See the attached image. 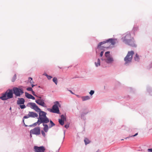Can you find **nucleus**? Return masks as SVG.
<instances>
[{"label": "nucleus", "instance_id": "1", "mask_svg": "<svg viewBox=\"0 0 152 152\" xmlns=\"http://www.w3.org/2000/svg\"><path fill=\"white\" fill-rule=\"evenodd\" d=\"M24 93L22 88L14 87L12 90L8 89L4 93H2L1 96H0V99L3 101H5L12 98L13 97V94L16 97H20Z\"/></svg>", "mask_w": 152, "mask_h": 152}, {"label": "nucleus", "instance_id": "2", "mask_svg": "<svg viewBox=\"0 0 152 152\" xmlns=\"http://www.w3.org/2000/svg\"><path fill=\"white\" fill-rule=\"evenodd\" d=\"M121 39L124 43L130 47L136 48L137 46V45L134 37L131 36L129 32H128L122 35Z\"/></svg>", "mask_w": 152, "mask_h": 152}, {"label": "nucleus", "instance_id": "3", "mask_svg": "<svg viewBox=\"0 0 152 152\" xmlns=\"http://www.w3.org/2000/svg\"><path fill=\"white\" fill-rule=\"evenodd\" d=\"M109 42L111 44L114 45L116 43L118 42V41L116 39L110 38L107 40L100 42L97 45L96 48V51L97 50H103L104 48V47L102 46L103 44Z\"/></svg>", "mask_w": 152, "mask_h": 152}, {"label": "nucleus", "instance_id": "4", "mask_svg": "<svg viewBox=\"0 0 152 152\" xmlns=\"http://www.w3.org/2000/svg\"><path fill=\"white\" fill-rule=\"evenodd\" d=\"M134 53V51L132 50L128 52L126 56L124 58V65L128 66L131 63L133 56Z\"/></svg>", "mask_w": 152, "mask_h": 152}, {"label": "nucleus", "instance_id": "5", "mask_svg": "<svg viewBox=\"0 0 152 152\" xmlns=\"http://www.w3.org/2000/svg\"><path fill=\"white\" fill-rule=\"evenodd\" d=\"M47 113L41 110L39 112V117L38 119L40 120L41 123L43 124H47L49 122L48 118L46 116Z\"/></svg>", "mask_w": 152, "mask_h": 152}, {"label": "nucleus", "instance_id": "6", "mask_svg": "<svg viewBox=\"0 0 152 152\" xmlns=\"http://www.w3.org/2000/svg\"><path fill=\"white\" fill-rule=\"evenodd\" d=\"M54 104L51 109L48 108L47 110L51 113L59 114V110L58 107H60L61 105L58 101L54 102Z\"/></svg>", "mask_w": 152, "mask_h": 152}, {"label": "nucleus", "instance_id": "7", "mask_svg": "<svg viewBox=\"0 0 152 152\" xmlns=\"http://www.w3.org/2000/svg\"><path fill=\"white\" fill-rule=\"evenodd\" d=\"M110 51H107L105 53V58H102V60L104 61L107 64H111L114 61V59L110 55Z\"/></svg>", "mask_w": 152, "mask_h": 152}, {"label": "nucleus", "instance_id": "8", "mask_svg": "<svg viewBox=\"0 0 152 152\" xmlns=\"http://www.w3.org/2000/svg\"><path fill=\"white\" fill-rule=\"evenodd\" d=\"M30 133L36 135H39L40 133V129L39 126L34 128L30 131Z\"/></svg>", "mask_w": 152, "mask_h": 152}, {"label": "nucleus", "instance_id": "9", "mask_svg": "<svg viewBox=\"0 0 152 152\" xmlns=\"http://www.w3.org/2000/svg\"><path fill=\"white\" fill-rule=\"evenodd\" d=\"M45 148L43 146L38 147L35 146L34 147V151L35 152H44Z\"/></svg>", "mask_w": 152, "mask_h": 152}, {"label": "nucleus", "instance_id": "10", "mask_svg": "<svg viewBox=\"0 0 152 152\" xmlns=\"http://www.w3.org/2000/svg\"><path fill=\"white\" fill-rule=\"evenodd\" d=\"M39 97L40 99L36 100L35 102L36 103L41 106L44 107H45L44 100L41 99V97Z\"/></svg>", "mask_w": 152, "mask_h": 152}, {"label": "nucleus", "instance_id": "11", "mask_svg": "<svg viewBox=\"0 0 152 152\" xmlns=\"http://www.w3.org/2000/svg\"><path fill=\"white\" fill-rule=\"evenodd\" d=\"M61 119H59L58 122L61 125H63L64 124V121L66 120V118L63 115H61Z\"/></svg>", "mask_w": 152, "mask_h": 152}, {"label": "nucleus", "instance_id": "12", "mask_svg": "<svg viewBox=\"0 0 152 152\" xmlns=\"http://www.w3.org/2000/svg\"><path fill=\"white\" fill-rule=\"evenodd\" d=\"M25 102V99L23 98H18L17 104L18 105L23 104Z\"/></svg>", "mask_w": 152, "mask_h": 152}, {"label": "nucleus", "instance_id": "13", "mask_svg": "<svg viewBox=\"0 0 152 152\" xmlns=\"http://www.w3.org/2000/svg\"><path fill=\"white\" fill-rule=\"evenodd\" d=\"M89 112V111L88 110H86L82 112L80 115L81 118L82 119L85 120L86 119L85 115H87Z\"/></svg>", "mask_w": 152, "mask_h": 152}, {"label": "nucleus", "instance_id": "14", "mask_svg": "<svg viewBox=\"0 0 152 152\" xmlns=\"http://www.w3.org/2000/svg\"><path fill=\"white\" fill-rule=\"evenodd\" d=\"M28 113L30 117L35 118L37 117L38 116V115L34 112L29 111Z\"/></svg>", "mask_w": 152, "mask_h": 152}, {"label": "nucleus", "instance_id": "15", "mask_svg": "<svg viewBox=\"0 0 152 152\" xmlns=\"http://www.w3.org/2000/svg\"><path fill=\"white\" fill-rule=\"evenodd\" d=\"M36 104L33 102H28L26 105L27 107H30L31 108L33 109L34 108V107Z\"/></svg>", "mask_w": 152, "mask_h": 152}, {"label": "nucleus", "instance_id": "16", "mask_svg": "<svg viewBox=\"0 0 152 152\" xmlns=\"http://www.w3.org/2000/svg\"><path fill=\"white\" fill-rule=\"evenodd\" d=\"M141 56H139V55L137 53H136L134 57V60L137 62L139 61Z\"/></svg>", "mask_w": 152, "mask_h": 152}, {"label": "nucleus", "instance_id": "17", "mask_svg": "<svg viewBox=\"0 0 152 152\" xmlns=\"http://www.w3.org/2000/svg\"><path fill=\"white\" fill-rule=\"evenodd\" d=\"M43 125L44 126L43 130L44 132H47L48 130L49 126L46 124H43Z\"/></svg>", "mask_w": 152, "mask_h": 152}, {"label": "nucleus", "instance_id": "18", "mask_svg": "<svg viewBox=\"0 0 152 152\" xmlns=\"http://www.w3.org/2000/svg\"><path fill=\"white\" fill-rule=\"evenodd\" d=\"M147 91L150 95L152 96V88L150 86H147Z\"/></svg>", "mask_w": 152, "mask_h": 152}, {"label": "nucleus", "instance_id": "19", "mask_svg": "<svg viewBox=\"0 0 152 152\" xmlns=\"http://www.w3.org/2000/svg\"><path fill=\"white\" fill-rule=\"evenodd\" d=\"M139 30V27L137 26H134L132 29V31L133 32L134 34Z\"/></svg>", "mask_w": 152, "mask_h": 152}, {"label": "nucleus", "instance_id": "20", "mask_svg": "<svg viewBox=\"0 0 152 152\" xmlns=\"http://www.w3.org/2000/svg\"><path fill=\"white\" fill-rule=\"evenodd\" d=\"M100 60L99 58H98L97 59V60L95 62V66L96 67H98L100 65Z\"/></svg>", "mask_w": 152, "mask_h": 152}, {"label": "nucleus", "instance_id": "21", "mask_svg": "<svg viewBox=\"0 0 152 152\" xmlns=\"http://www.w3.org/2000/svg\"><path fill=\"white\" fill-rule=\"evenodd\" d=\"M81 98L83 101H85L90 99V97L88 96H83L81 97Z\"/></svg>", "mask_w": 152, "mask_h": 152}, {"label": "nucleus", "instance_id": "22", "mask_svg": "<svg viewBox=\"0 0 152 152\" xmlns=\"http://www.w3.org/2000/svg\"><path fill=\"white\" fill-rule=\"evenodd\" d=\"M36 111L37 112H39L41 111V109L36 104L34 107V108L33 109Z\"/></svg>", "mask_w": 152, "mask_h": 152}, {"label": "nucleus", "instance_id": "23", "mask_svg": "<svg viewBox=\"0 0 152 152\" xmlns=\"http://www.w3.org/2000/svg\"><path fill=\"white\" fill-rule=\"evenodd\" d=\"M25 95L26 98L29 99H31V97L32 96L31 94H29L27 92H25Z\"/></svg>", "mask_w": 152, "mask_h": 152}, {"label": "nucleus", "instance_id": "24", "mask_svg": "<svg viewBox=\"0 0 152 152\" xmlns=\"http://www.w3.org/2000/svg\"><path fill=\"white\" fill-rule=\"evenodd\" d=\"M50 124L49 125V128H50L55 125V124L51 121H49Z\"/></svg>", "mask_w": 152, "mask_h": 152}, {"label": "nucleus", "instance_id": "25", "mask_svg": "<svg viewBox=\"0 0 152 152\" xmlns=\"http://www.w3.org/2000/svg\"><path fill=\"white\" fill-rule=\"evenodd\" d=\"M84 142L86 145L89 144L90 142V141L87 138H85L84 140Z\"/></svg>", "mask_w": 152, "mask_h": 152}, {"label": "nucleus", "instance_id": "26", "mask_svg": "<svg viewBox=\"0 0 152 152\" xmlns=\"http://www.w3.org/2000/svg\"><path fill=\"white\" fill-rule=\"evenodd\" d=\"M41 123H41V122L40 121V120L39 119H38L37 121V122L34 123L33 124L34 126H36V125H37V124H38V125H39Z\"/></svg>", "mask_w": 152, "mask_h": 152}, {"label": "nucleus", "instance_id": "27", "mask_svg": "<svg viewBox=\"0 0 152 152\" xmlns=\"http://www.w3.org/2000/svg\"><path fill=\"white\" fill-rule=\"evenodd\" d=\"M53 81L56 85L58 83V80L57 78L56 77H54L53 79Z\"/></svg>", "mask_w": 152, "mask_h": 152}, {"label": "nucleus", "instance_id": "28", "mask_svg": "<svg viewBox=\"0 0 152 152\" xmlns=\"http://www.w3.org/2000/svg\"><path fill=\"white\" fill-rule=\"evenodd\" d=\"M16 79V74H15L13 77H12L11 81L12 82H14Z\"/></svg>", "mask_w": 152, "mask_h": 152}, {"label": "nucleus", "instance_id": "29", "mask_svg": "<svg viewBox=\"0 0 152 152\" xmlns=\"http://www.w3.org/2000/svg\"><path fill=\"white\" fill-rule=\"evenodd\" d=\"M28 80L29 81V82L31 84L34 83V82L32 80V78L31 77H29L28 78Z\"/></svg>", "mask_w": 152, "mask_h": 152}, {"label": "nucleus", "instance_id": "30", "mask_svg": "<svg viewBox=\"0 0 152 152\" xmlns=\"http://www.w3.org/2000/svg\"><path fill=\"white\" fill-rule=\"evenodd\" d=\"M20 107L21 109H23L26 108V106L24 104H20Z\"/></svg>", "mask_w": 152, "mask_h": 152}, {"label": "nucleus", "instance_id": "31", "mask_svg": "<svg viewBox=\"0 0 152 152\" xmlns=\"http://www.w3.org/2000/svg\"><path fill=\"white\" fill-rule=\"evenodd\" d=\"M95 91L94 90H91L89 92V94L91 96H92L94 93Z\"/></svg>", "mask_w": 152, "mask_h": 152}, {"label": "nucleus", "instance_id": "32", "mask_svg": "<svg viewBox=\"0 0 152 152\" xmlns=\"http://www.w3.org/2000/svg\"><path fill=\"white\" fill-rule=\"evenodd\" d=\"M138 134V133H136L134 135H132V136H129V137H127L126 138H125V139H128V138H129L130 137H135V136H136Z\"/></svg>", "mask_w": 152, "mask_h": 152}, {"label": "nucleus", "instance_id": "33", "mask_svg": "<svg viewBox=\"0 0 152 152\" xmlns=\"http://www.w3.org/2000/svg\"><path fill=\"white\" fill-rule=\"evenodd\" d=\"M30 117V115L29 113L27 115L24 116L23 117V119H26Z\"/></svg>", "mask_w": 152, "mask_h": 152}, {"label": "nucleus", "instance_id": "34", "mask_svg": "<svg viewBox=\"0 0 152 152\" xmlns=\"http://www.w3.org/2000/svg\"><path fill=\"white\" fill-rule=\"evenodd\" d=\"M41 133H42V135L44 137H45V136H46V134H45V132L44 131H43V130H42L41 131Z\"/></svg>", "mask_w": 152, "mask_h": 152}, {"label": "nucleus", "instance_id": "35", "mask_svg": "<svg viewBox=\"0 0 152 152\" xmlns=\"http://www.w3.org/2000/svg\"><path fill=\"white\" fill-rule=\"evenodd\" d=\"M26 90L29 91H32L33 90L32 88L30 87L27 88Z\"/></svg>", "mask_w": 152, "mask_h": 152}, {"label": "nucleus", "instance_id": "36", "mask_svg": "<svg viewBox=\"0 0 152 152\" xmlns=\"http://www.w3.org/2000/svg\"><path fill=\"white\" fill-rule=\"evenodd\" d=\"M104 53V50H102V51L100 53V57H102L103 55V54Z\"/></svg>", "mask_w": 152, "mask_h": 152}, {"label": "nucleus", "instance_id": "37", "mask_svg": "<svg viewBox=\"0 0 152 152\" xmlns=\"http://www.w3.org/2000/svg\"><path fill=\"white\" fill-rule=\"evenodd\" d=\"M47 78L48 80H50L53 77L52 76H51L50 75H48V76L47 77Z\"/></svg>", "mask_w": 152, "mask_h": 152}, {"label": "nucleus", "instance_id": "38", "mask_svg": "<svg viewBox=\"0 0 152 152\" xmlns=\"http://www.w3.org/2000/svg\"><path fill=\"white\" fill-rule=\"evenodd\" d=\"M152 67V62L148 66V68L150 69Z\"/></svg>", "mask_w": 152, "mask_h": 152}, {"label": "nucleus", "instance_id": "39", "mask_svg": "<svg viewBox=\"0 0 152 152\" xmlns=\"http://www.w3.org/2000/svg\"><path fill=\"white\" fill-rule=\"evenodd\" d=\"M69 124H66L64 126L65 127L66 129H67L69 127Z\"/></svg>", "mask_w": 152, "mask_h": 152}, {"label": "nucleus", "instance_id": "40", "mask_svg": "<svg viewBox=\"0 0 152 152\" xmlns=\"http://www.w3.org/2000/svg\"><path fill=\"white\" fill-rule=\"evenodd\" d=\"M147 151L148 152H152V148H148Z\"/></svg>", "mask_w": 152, "mask_h": 152}, {"label": "nucleus", "instance_id": "41", "mask_svg": "<svg viewBox=\"0 0 152 152\" xmlns=\"http://www.w3.org/2000/svg\"><path fill=\"white\" fill-rule=\"evenodd\" d=\"M31 92L33 95L36 96V95L35 94V92L33 90H32Z\"/></svg>", "mask_w": 152, "mask_h": 152}, {"label": "nucleus", "instance_id": "42", "mask_svg": "<svg viewBox=\"0 0 152 152\" xmlns=\"http://www.w3.org/2000/svg\"><path fill=\"white\" fill-rule=\"evenodd\" d=\"M31 99L33 100H34L35 99V98L34 96H33L32 95V96L31 97Z\"/></svg>", "mask_w": 152, "mask_h": 152}, {"label": "nucleus", "instance_id": "43", "mask_svg": "<svg viewBox=\"0 0 152 152\" xmlns=\"http://www.w3.org/2000/svg\"><path fill=\"white\" fill-rule=\"evenodd\" d=\"M72 94H75L73 93L72 91L71 90H68Z\"/></svg>", "mask_w": 152, "mask_h": 152}, {"label": "nucleus", "instance_id": "44", "mask_svg": "<svg viewBox=\"0 0 152 152\" xmlns=\"http://www.w3.org/2000/svg\"><path fill=\"white\" fill-rule=\"evenodd\" d=\"M43 75H44L46 77H47V76H48V75L46 73H44V74H43Z\"/></svg>", "mask_w": 152, "mask_h": 152}, {"label": "nucleus", "instance_id": "45", "mask_svg": "<svg viewBox=\"0 0 152 152\" xmlns=\"http://www.w3.org/2000/svg\"><path fill=\"white\" fill-rule=\"evenodd\" d=\"M64 137H65V131L64 132Z\"/></svg>", "mask_w": 152, "mask_h": 152}, {"label": "nucleus", "instance_id": "46", "mask_svg": "<svg viewBox=\"0 0 152 152\" xmlns=\"http://www.w3.org/2000/svg\"><path fill=\"white\" fill-rule=\"evenodd\" d=\"M31 84L32 87V88H33L35 86V85H34L33 84Z\"/></svg>", "mask_w": 152, "mask_h": 152}, {"label": "nucleus", "instance_id": "47", "mask_svg": "<svg viewBox=\"0 0 152 152\" xmlns=\"http://www.w3.org/2000/svg\"><path fill=\"white\" fill-rule=\"evenodd\" d=\"M24 119H23V124H25V123H24Z\"/></svg>", "mask_w": 152, "mask_h": 152}, {"label": "nucleus", "instance_id": "48", "mask_svg": "<svg viewBox=\"0 0 152 152\" xmlns=\"http://www.w3.org/2000/svg\"><path fill=\"white\" fill-rule=\"evenodd\" d=\"M33 126H34V125H33V124L32 125H30L29 126H28L31 127Z\"/></svg>", "mask_w": 152, "mask_h": 152}, {"label": "nucleus", "instance_id": "49", "mask_svg": "<svg viewBox=\"0 0 152 152\" xmlns=\"http://www.w3.org/2000/svg\"><path fill=\"white\" fill-rule=\"evenodd\" d=\"M24 125L25 126H26V127L28 126V125H27L25 124H24Z\"/></svg>", "mask_w": 152, "mask_h": 152}, {"label": "nucleus", "instance_id": "50", "mask_svg": "<svg viewBox=\"0 0 152 152\" xmlns=\"http://www.w3.org/2000/svg\"><path fill=\"white\" fill-rule=\"evenodd\" d=\"M96 152H100V151L98 149Z\"/></svg>", "mask_w": 152, "mask_h": 152}, {"label": "nucleus", "instance_id": "51", "mask_svg": "<svg viewBox=\"0 0 152 152\" xmlns=\"http://www.w3.org/2000/svg\"><path fill=\"white\" fill-rule=\"evenodd\" d=\"M60 148L58 149V151H57L56 152H59V149H60Z\"/></svg>", "mask_w": 152, "mask_h": 152}, {"label": "nucleus", "instance_id": "52", "mask_svg": "<svg viewBox=\"0 0 152 152\" xmlns=\"http://www.w3.org/2000/svg\"><path fill=\"white\" fill-rule=\"evenodd\" d=\"M76 96H77V97H80L79 96V95H76Z\"/></svg>", "mask_w": 152, "mask_h": 152}, {"label": "nucleus", "instance_id": "53", "mask_svg": "<svg viewBox=\"0 0 152 152\" xmlns=\"http://www.w3.org/2000/svg\"><path fill=\"white\" fill-rule=\"evenodd\" d=\"M10 110H11V107L10 108Z\"/></svg>", "mask_w": 152, "mask_h": 152}, {"label": "nucleus", "instance_id": "54", "mask_svg": "<svg viewBox=\"0 0 152 152\" xmlns=\"http://www.w3.org/2000/svg\"><path fill=\"white\" fill-rule=\"evenodd\" d=\"M124 140V139H121V140Z\"/></svg>", "mask_w": 152, "mask_h": 152}, {"label": "nucleus", "instance_id": "55", "mask_svg": "<svg viewBox=\"0 0 152 152\" xmlns=\"http://www.w3.org/2000/svg\"><path fill=\"white\" fill-rule=\"evenodd\" d=\"M71 66H69V67H68V68H69V67H71Z\"/></svg>", "mask_w": 152, "mask_h": 152}, {"label": "nucleus", "instance_id": "56", "mask_svg": "<svg viewBox=\"0 0 152 152\" xmlns=\"http://www.w3.org/2000/svg\"><path fill=\"white\" fill-rule=\"evenodd\" d=\"M30 136H31V137H32V136H31V134H30Z\"/></svg>", "mask_w": 152, "mask_h": 152}]
</instances>
